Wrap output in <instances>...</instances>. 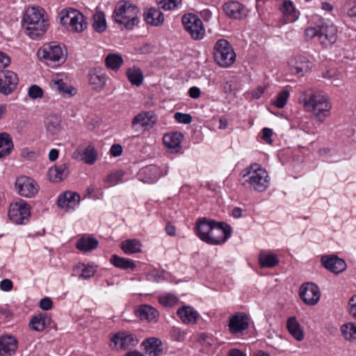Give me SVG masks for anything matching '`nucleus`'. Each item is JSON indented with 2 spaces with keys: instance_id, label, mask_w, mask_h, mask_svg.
<instances>
[{
  "instance_id": "f257e3e1",
  "label": "nucleus",
  "mask_w": 356,
  "mask_h": 356,
  "mask_svg": "<svg viewBox=\"0 0 356 356\" xmlns=\"http://www.w3.org/2000/svg\"><path fill=\"white\" fill-rule=\"evenodd\" d=\"M300 101L305 109L312 113L317 122L322 123L331 115L330 99L323 91L309 90L302 94Z\"/></svg>"
},
{
  "instance_id": "f03ea898",
  "label": "nucleus",
  "mask_w": 356,
  "mask_h": 356,
  "mask_svg": "<svg viewBox=\"0 0 356 356\" xmlns=\"http://www.w3.org/2000/svg\"><path fill=\"white\" fill-rule=\"evenodd\" d=\"M242 185L257 192L265 191L270 184L268 172L259 164L254 163L243 170Z\"/></svg>"
},
{
  "instance_id": "7ed1b4c3",
  "label": "nucleus",
  "mask_w": 356,
  "mask_h": 356,
  "mask_svg": "<svg viewBox=\"0 0 356 356\" xmlns=\"http://www.w3.org/2000/svg\"><path fill=\"white\" fill-rule=\"evenodd\" d=\"M43 9L29 8L23 18V26L27 35L32 39H38L46 32L49 24L43 17Z\"/></svg>"
},
{
  "instance_id": "20e7f679",
  "label": "nucleus",
  "mask_w": 356,
  "mask_h": 356,
  "mask_svg": "<svg viewBox=\"0 0 356 356\" xmlns=\"http://www.w3.org/2000/svg\"><path fill=\"white\" fill-rule=\"evenodd\" d=\"M139 8L127 1L118 2L113 10L112 18L115 23L131 30L139 22Z\"/></svg>"
},
{
  "instance_id": "39448f33",
  "label": "nucleus",
  "mask_w": 356,
  "mask_h": 356,
  "mask_svg": "<svg viewBox=\"0 0 356 356\" xmlns=\"http://www.w3.org/2000/svg\"><path fill=\"white\" fill-rule=\"evenodd\" d=\"M38 56L41 60L51 66L63 63L67 58L63 47L56 42L44 44L38 51Z\"/></svg>"
},
{
  "instance_id": "423d86ee",
  "label": "nucleus",
  "mask_w": 356,
  "mask_h": 356,
  "mask_svg": "<svg viewBox=\"0 0 356 356\" xmlns=\"http://www.w3.org/2000/svg\"><path fill=\"white\" fill-rule=\"evenodd\" d=\"M214 59L222 67H228L234 62L236 54L227 40L220 39L216 42L214 46Z\"/></svg>"
},
{
  "instance_id": "0eeeda50",
  "label": "nucleus",
  "mask_w": 356,
  "mask_h": 356,
  "mask_svg": "<svg viewBox=\"0 0 356 356\" xmlns=\"http://www.w3.org/2000/svg\"><path fill=\"white\" fill-rule=\"evenodd\" d=\"M182 24L185 31L195 40H202L205 34V29L202 20L195 15L188 13L183 15Z\"/></svg>"
},
{
  "instance_id": "6e6552de",
  "label": "nucleus",
  "mask_w": 356,
  "mask_h": 356,
  "mask_svg": "<svg viewBox=\"0 0 356 356\" xmlns=\"http://www.w3.org/2000/svg\"><path fill=\"white\" fill-rule=\"evenodd\" d=\"M231 233L232 227L228 224L214 220L207 243L213 245L222 244L230 237Z\"/></svg>"
},
{
  "instance_id": "1a4fd4ad",
  "label": "nucleus",
  "mask_w": 356,
  "mask_h": 356,
  "mask_svg": "<svg viewBox=\"0 0 356 356\" xmlns=\"http://www.w3.org/2000/svg\"><path fill=\"white\" fill-rule=\"evenodd\" d=\"M8 216L10 220L15 224H24L30 216V207L24 200L10 204Z\"/></svg>"
},
{
  "instance_id": "9d476101",
  "label": "nucleus",
  "mask_w": 356,
  "mask_h": 356,
  "mask_svg": "<svg viewBox=\"0 0 356 356\" xmlns=\"http://www.w3.org/2000/svg\"><path fill=\"white\" fill-rule=\"evenodd\" d=\"M15 187L18 193L25 197H32L35 196L39 190V186L36 182L27 176H21L16 179Z\"/></svg>"
},
{
  "instance_id": "9b49d317",
  "label": "nucleus",
  "mask_w": 356,
  "mask_h": 356,
  "mask_svg": "<svg viewBox=\"0 0 356 356\" xmlns=\"http://www.w3.org/2000/svg\"><path fill=\"white\" fill-rule=\"evenodd\" d=\"M111 346L113 349L126 350L131 347L136 346L138 340L136 335L127 332H119L115 333L111 339Z\"/></svg>"
},
{
  "instance_id": "f8f14e48",
  "label": "nucleus",
  "mask_w": 356,
  "mask_h": 356,
  "mask_svg": "<svg viewBox=\"0 0 356 356\" xmlns=\"http://www.w3.org/2000/svg\"><path fill=\"white\" fill-rule=\"evenodd\" d=\"M299 296L306 305L314 306L320 300L321 291L316 284L306 283L300 286Z\"/></svg>"
},
{
  "instance_id": "ddd939ff",
  "label": "nucleus",
  "mask_w": 356,
  "mask_h": 356,
  "mask_svg": "<svg viewBox=\"0 0 356 356\" xmlns=\"http://www.w3.org/2000/svg\"><path fill=\"white\" fill-rule=\"evenodd\" d=\"M17 75L10 70L0 72V93L8 95L15 91L18 84Z\"/></svg>"
},
{
  "instance_id": "4468645a",
  "label": "nucleus",
  "mask_w": 356,
  "mask_h": 356,
  "mask_svg": "<svg viewBox=\"0 0 356 356\" xmlns=\"http://www.w3.org/2000/svg\"><path fill=\"white\" fill-rule=\"evenodd\" d=\"M249 317L244 312H238L232 316L229 320V330L232 334H238L247 330L249 326Z\"/></svg>"
},
{
  "instance_id": "2eb2a0df",
  "label": "nucleus",
  "mask_w": 356,
  "mask_h": 356,
  "mask_svg": "<svg viewBox=\"0 0 356 356\" xmlns=\"http://www.w3.org/2000/svg\"><path fill=\"white\" fill-rule=\"evenodd\" d=\"M321 262L325 268L335 274L342 273L347 267L346 261L334 254L322 256Z\"/></svg>"
},
{
  "instance_id": "dca6fc26",
  "label": "nucleus",
  "mask_w": 356,
  "mask_h": 356,
  "mask_svg": "<svg viewBox=\"0 0 356 356\" xmlns=\"http://www.w3.org/2000/svg\"><path fill=\"white\" fill-rule=\"evenodd\" d=\"M288 63L291 74L298 76H302L311 69V63L306 57L302 56L291 58Z\"/></svg>"
},
{
  "instance_id": "f3484780",
  "label": "nucleus",
  "mask_w": 356,
  "mask_h": 356,
  "mask_svg": "<svg viewBox=\"0 0 356 356\" xmlns=\"http://www.w3.org/2000/svg\"><path fill=\"white\" fill-rule=\"evenodd\" d=\"M319 41L325 47L335 42L337 30L333 24H322L318 26Z\"/></svg>"
},
{
  "instance_id": "a211bd4d",
  "label": "nucleus",
  "mask_w": 356,
  "mask_h": 356,
  "mask_svg": "<svg viewBox=\"0 0 356 356\" xmlns=\"http://www.w3.org/2000/svg\"><path fill=\"white\" fill-rule=\"evenodd\" d=\"M80 202V195L75 192L66 191L60 195L57 200L58 207L68 211L74 209Z\"/></svg>"
},
{
  "instance_id": "6ab92c4d",
  "label": "nucleus",
  "mask_w": 356,
  "mask_h": 356,
  "mask_svg": "<svg viewBox=\"0 0 356 356\" xmlns=\"http://www.w3.org/2000/svg\"><path fill=\"white\" fill-rule=\"evenodd\" d=\"M213 221L214 220L207 218H200L196 220L194 227L195 233L201 241L206 243L210 235Z\"/></svg>"
},
{
  "instance_id": "aec40b11",
  "label": "nucleus",
  "mask_w": 356,
  "mask_h": 356,
  "mask_svg": "<svg viewBox=\"0 0 356 356\" xmlns=\"http://www.w3.org/2000/svg\"><path fill=\"white\" fill-rule=\"evenodd\" d=\"M106 82V75L100 67L92 69L89 72V83L97 92L102 91Z\"/></svg>"
},
{
  "instance_id": "412c9836",
  "label": "nucleus",
  "mask_w": 356,
  "mask_h": 356,
  "mask_svg": "<svg viewBox=\"0 0 356 356\" xmlns=\"http://www.w3.org/2000/svg\"><path fill=\"white\" fill-rule=\"evenodd\" d=\"M136 315L141 321L149 323H155L159 316V312L153 307L148 305H142L136 311Z\"/></svg>"
},
{
  "instance_id": "4be33fe9",
  "label": "nucleus",
  "mask_w": 356,
  "mask_h": 356,
  "mask_svg": "<svg viewBox=\"0 0 356 356\" xmlns=\"http://www.w3.org/2000/svg\"><path fill=\"white\" fill-rule=\"evenodd\" d=\"M156 116L150 112H141L136 115L132 120L131 126L133 129H137L136 126L140 124L145 129L152 127L156 123Z\"/></svg>"
},
{
  "instance_id": "5701e85b",
  "label": "nucleus",
  "mask_w": 356,
  "mask_h": 356,
  "mask_svg": "<svg viewBox=\"0 0 356 356\" xmlns=\"http://www.w3.org/2000/svg\"><path fill=\"white\" fill-rule=\"evenodd\" d=\"M17 348V341L12 336L0 337V356H11Z\"/></svg>"
},
{
  "instance_id": "b1692460",
  "label": "nucleus",
  "mask_w": 356,
  "mask_h": 356,
  "mask_svg": "<svg viewBox=\"0 0 356 356\" xmlns=\"http://www.w3.org/2000/svg\"><path fill=\"white\" fill-rule=\"evenodd\" d=\"M226 15L234 19H241L246 15L245 7L238 1H229L224 4Z\"/></svg>"
},
{
  "instance_id": "393cba45",
  "label": "nucleus",
  "mask_w": 356,
  "mask_h": 356,
  "mask_svg": "<svg viewBox=\"0 0 356 356\" xmlns=\"http://www.w3.org/2000/svg\"><path fill=\"white\" fill-rule=\"evenodd\" d=\"M142 345L148 356H160L163 353L162 341L158 338L146 339Z\"/></svg>"
},
{
  "instance_id": "a878e982",
  "label": "nucleus",
  "mask_w": 356,
  "mask_h": 356,
  "mask_svg": "<svg viewBox=\"0 0 356 356\" xmlns=\"http://www.w3.org/2000/svg\"><path fill=\"white\" fill-rule=\"evenodd\" d=\"M69 173V164L67 163H62L49 169V177L51 181L59 182L66 178Z\"/></svg>"
},
{
  "instance_id": "bb28decb",
  "label": "nucleus",
  "mask_w": 356,
  "mask_h": 356,
  "mask_svg": "<svg viewBox=\"0 0 356 356\" xmlns=\"http://www.w3.org/2000/svg\"><path fill=\"white\" fill-rule=\"evenodd\" d=\"M182 138V134L179 132L165 134L163 138V144L172 152H178L181 149L180 144Z\"/></svg>"
},
{
  "instance_id": "cd10ccee",
  "label": "nucleus",
  "mask_w": 356,
  "mask_h": 356,
  "mask_svg": "<svg viewBox=\"0 0 356 356\" xmlns=\"http://www.w3.org/2000/svg\"><path fill=\"white\" fill-rule=\"evenodd\" d=\"M44 127L48 135L55 136L58 134L61 129V119L57 115H49L44 120Z\"/></svg>"
},
{
  "instance_id": "c85d7f7f",
  "label": "nucleus",
  "mask_w": 356,
  "mask_h": 356,
  "mask_svg": "<svg viewBox=\"0 0 356 356\" xmlns=\"http://www.w3.org/2000/svg\"><path fill=\"white\" fill-rule=\"evenodd\" d=\"M177 316L183 323L186 324H195L198 318L197 312L190 306H184L177 311Z\"/></svg>"
},
{
  "instance_id": "c756f323",
  "label": "nucleus",
  "mask_w": 356,
  "mask_h": 356,
  "mask_svg": "<svg viewBox=\"0 0 356 356\" xmlns=\"http://www.w3.org/2000/svg\"><path fill=\"white\" fill-rule=\"evenodd\" d=\"M286 328L289 332L298 341L303 340L305 334L300 324L295 316L289 317L286 321Z\"/></svg>"
},
{
  "instance_id": "7c9ffc66",
  "label": "nucleus",
  "mask_w": 356,
  "mask_h": 356,
  "mask_svg": "<svg viewBox=\"0 0 356 356\" xmlns=\"http://www.w3.org/2000/svg\"><path fill=\"white\" fill-rule=\"evenodd\" d=\"M280 10L285 17V21L286 22H293L298 17V12L295 8L293 2L290 0L284 1L282 5L280 7Z\"/></svg>"
},
{
  "instance_id": "2f4dec72",
  "label": "nucleus",
  "mask_w": 356,
  "mask_h": 356,
  "mask_svg": "<svg viewBox=\"0 0 356 356\" xmlns=\"http://www.w3.org/2000/svg\"><path fill=\"white\" fill-rule=\"evenodd\" d=\"M145 19L148 24L159 26L163 23L164 15L159 9L151 8L147 11Z\"/></svg>"
},
{
  "instance_id": "473e14b6",
  "label": "nucleus",
  "mask_w": 356,
  "mask_h": 356,
  "mask_svg": "<svg viewBox=\"0 0 356 356\" xmlns=\"http://www.w3.org/2000/svg\"><path fill=\"white\" fill-rule=\"evenodd\" d=\"M50 323V318L47 314H40L32 317L30 321L31 328L38 332L43 331Z\"/></svg>"
},
{
  "instance_id": "72a5a7b5",
  "label": "nucleus",
  "mask_w": 356,
  "mask_h": 356,
  "mask_svg": "<svg viewBox=\"0 0 356 356\" xmlns=\"http://www.w3.org/2000/svg\"><path fill=\"white\" fill-rule=\"evenodd\" d=\"M98 244L99 242L96 238L83 236L77 241L76 246L81 252H89L95 249Z\"/></svg>"
},
{
  "instance_id": "f704fd0d",
  "label": "nucleus",
  "mask_w": 356,
  "mask_h": 356,
  "mask_svg": "<svg viewBox=\"0 0 356 356\" xmlns=\"http://www.w3.org/2000/svg\"><path fill=\"white\" fill-rule=\"evenodd\" d=\"M92 27L97 33H103L107 27L105 15L102 11H97L92 15Z\"/></svg>"
},
{
  "instance_id": "c9c22d12",
  "label": "nucleus",
  "mask_w": 356,
  "mask_h": 356,
  "mask_svg": "<svg viewBox=\"0 0 356 356\" xmlns=\"http://www.w3.org/2000/svg\"><path fill=\"white\" fill-rule=\"evenodd\" d=\"M87 27V22L84 15L79 11L73 16V19L67 29L74 32H82Z\"/></svg>"
},
{
  "instance_id": "e433bc0d",
  "label": "nucleus",
  "mask_w": 356,
  "mask_h": 356,
  "mask_svg": "<svg viewBox=\"0 0 356 356\" xmlns=\"http://www.w3.org/2000/svg\"><path fill=\"white\" fill-rule=\"evenodd\" d=\"M122 250L125 254H131L141 252V243L138 239H127L121 243Z\"/></svg>"
},
{
  "instance_id": "4c0bfd02",
  "label": "nucleus",
  "mask_w": 356,
  "mask_h": 356,
  "mask_svg": "<svg viewBox=\"0 0 356 356\" xmlns=\"http://www.w3.org/2000/svg\"><path fill=\"white\" fill-rule=\"evenodd\" d=\"M13 148V143L9 134H0V158L10 154Z\"/></svg>"
},
{
  "instance_id": "58836bf2",
  "label": "nucleus",
  "mask_w": 356,
  "mask_h": 356,
  "mask_svg": "<svg viewBox=\"0 0 356 356\" xmlns=\"http://www.w3.org/2000/svg\"><path fill=\"white\" fill-rule=\"evenodd\" d=\"M259 261L263 268H273L278 264L279 259L275 254H268L262 251L259 255Z\"/></svg>"
},
{
  "instance_id": "ea45409f",
  "label": "nucleus",
  "mask_w": 356,
  "mask_h": 356,
  "mask_svg": "<svg viewBox=\"0 0 356 356\" xmlns=\"http://www.w3.org/2000/svg\"><path fill=\"white\" fill-rule=\"evenodd\" d=\"M110 261L115 267L123 270L134 269L136 267L135 264L131 259L120 257L116 254H113L111 257Z\"/></svg>"
},
{
  "instance_id": "a19ab883",
  "label": "nucleus",
  "mask_w": 356,
  "mask_h": 356,
  "mask_svg": "<svg viewBox=\"0 0 356 356\" xmlns=\"http://www.w3.org/2000/svg\"><path fill=\"white\" fill-rule=\"evenodd\" d=\"M50 86L53 90H58L63 94L74 95L75 89L68 86L62 79H53L50 82Z\"/></svg>"
},
{
  "instance_id": "79ce46f5",
  "label": "nucleus",
  "mask_w": 356,
  "mask_h": 356,
  "mask_svg": "<svg viewBox=\"0 0 356 356\" xmlns=\"http://www.w3.org/2000/svg\"><path fill=\"white\" fill-rule=\"evenodd\" d=\"M127 76L131 84L139 86L143 83V74L140 68H129L127 71Z\"/></svg>"
},
{
  "instance_id": "37998d69",
  "label": "nucleus",
  "mask_w": 356,
  "mask_h": 356,
  "mask_svg": "<svg viewBox=\"0 0 356 356\" xmlns=\"http://www.w3.org/2000/svg\"><path fill=\"white\" fill-rule=\"evenodd\" d=\"M106 65L108 68L117 71L123 63L122 57L118 54H109L105 58Z\"/></svg>"
},
{
  "instance_id": "c03bdc74",
  "label": "nucleus",
  "mask_w": 356,
  "mask_h": 356,
  "mask_svg": "<svg viewBox=\"0 0 356 356\" xmlns=\"http://www.w3.org/2000/svg\"><path fill=\"white\" fill-rule=\"evenodd\" d=\"M81 271L79 277L83 280H87L94 276L96 270L94 266L90 265H85L84 264H79L75 268L74 271Z\"/></svg>"
},
{
  "instance_id": "a18cd8bd",
  "label": "nucleus",
  "mask_w": 356,
  "mask_h": 356,
  "mask_svg": "<svg viewBox=\"0 0 356 356\" xmlns=\"http://www.w3.org/2000/svg\"><path fill=\"white\" fill-rule=\"evenodd\" d=\"M79 10L72 8L63 9L59 13L60 22L62 25L67 27L73 19V16L76 15V13Z\"/></svg>"
},
{
  "instance_id": "49530a36",
  "label": "nucleus",
  "mask_w": 356,
  "mask_h": 356,
  "mask_svg": "<svg viewBox=\"0 0 356 356\" xmlns=\"http://www.w3.org/2000/svg\"><path fill=\"white\" fill-rule=\"evenodd\" d=\"M341 332L345 339L352 341L356 339V323H348L341 327Z\"/></svg>"
},
{
  "instance_id": "de8ad7c7",
  "label": "nucleus",
  "mask_w": 356,
  "mask_h": 356,
  "mask_svg": "<svg viewBox=\"0 0 356 356\" xmlns=\"http://www.w3.org/2000/svg\"><path fill=\"white\" fill-rule=\"evenodd\" d=\"M182 0H156L159 8L164 10H175L181 4Z\"/></svg>"
},
{
  "instance_id": "09e8293b",
  "label": "nucleus",
  "mask_w": 356,
  "mask_h": 356,
  "mask_svg": "<svg viewBox=\"0 0 356 356\" xmlns=\"http://www.w3.org/2000/svg\"><path fill=\"white\" fill-rule=\"evenodd\" d=\"M97 153L94 147L89 145L83 153V160L87 164H93L97 159Z\"/></svg>"
},
{
  "instance_id": "8fccbe9b",
  "label": "nucleus",
  "mask_w": 356,
  "mask_h": 356,
  "mask_svg": "<svg viewBox=\"0 0 356 356\" xmlns=\"http://www.w3.org/2000/svg\"><path fill=\"white\" fill-rule=\"evenodd\" d=\"M290 92L288 90H282L277 95L273 104L278 108H282L285 106L289 97Z\"/></svg>"
},
{
  "instance_id": "3c124183",
  "label": "nucleus",
  "mask_w": 356,
  "mask_h": 356,
  "mask_svg": "<svg viewBox=\"0 0 356 356\" xmlns=\"http://www.w3.org/2000/svg\"><path fill=\"white\" fill-rule=\"evenodd\" d=\"M159 301L164 307H172L177 303L178 298L173 294L168 293L161 296Z\"/></svg>"
},
{
  "instance_id": "603ef678",
  "label": "nucleus",
  "mask_w": 356,
  "mask_h": 356,
  "mask_svg": "<svg viewBox=\"0 0 356 356\" xmlns=\"http://www.w3.org/2000/svg\"><path fill=\"white\" fill-rule=\"evenodd\" d=\"M124 175V173L122 170L111 173L107 175L106 179H104V182L111 186L115 185L118 183L122 181Z\"/></svg>"
},
{
  "instance_id": "864d4df0",
  "label": "nucleus",
  "mask_w": 356,
  "mask_h": 356,
  "mask_svg": "<svg viewBox=\"0 0 356 356\" xmlns=\"http://www.w3.org/2000/svg\"><path fill=\"white\" fill-rule=\"evenodd\" d=\"M174 118L176 121L184 124H188L192 122V116L188 113L177 112L175 113Z\"/></svg>"
},
{
  "instance_id": "5fc2aeb1",
  "label": "nucleus",
  "mask_w": 356,
  "mask_h": 356,
  "mask_svg": "<svg viewBox=\"0 0 356 356\" xmlns=\"http://www.w3.org/2000/svg\"><path fill=\"white\" fill-rule=\"evenodd\" d=\"M28 94L31 98L38 99L42 97L43 92L40 87L37 85H33L29 88Z\"/></svg>"
},
{
  "instance_id": "6e6d98bb",
  "label": "nucleus",
  "mask_w": 356,
  "mask_h": 356,
  "mask_svg": "<svg viewBox=\"0 0 356 356\" xmlns=\"http://www.w3.org/2000/svg\"><path fill=\"white\" fill-rule=\"evenodd\" d=\"M346 5L348 7V15L351 17H356V0H348Z\"/></svg>"
},
{
  "instance_id": "4d7b16f0",
  "label": "nucleus",
  "mask_w": 356,
  "mask_h": 356,
  "mask_svg": "<svg viewBox=\"0 0 356 356\" xmlns=\"http://www.w3.org/2000/svg\"><path fill=\"white\" fill-rule=\"evenodd\" d=\"M53 302L49 298H44L40 301V307L45 311L49 310L52 308Z\"/></svg>"
},
{
  "instance_id": "13d9d810",
  "label": "nucleus",
  "mask_w": 356,
  "mask_h": 356,
  "mask_svg": "<svg viewBox=\"0 0 356 356\" xmlns=\"http://www.w3.org/2000/svg\"><path fill=\"white\" fill-rule=\"evenodd\" d=\"M348 305L350 314L356 319V296H353L350 299Z\"/></svg>"
},
{
  "instance_id": "bf43d9fd",
  "label": "nucleus",
  "mask_w": 356,
  "mask_h": 356,
  "mask_svg": "<svg viewBox=\"0 0 356 356\" xmlns=\"http://www.w3.org/2000/svg\"><path fill=\"white\" fill-rule=\"evenodd\" d=\"M13 286V282L9 279H4L0 282V289L3 291H10Z\"/></svg>"
},
{
  "instance_id": "052dcab7",
  "label": "nucleus",
  "mask_w": 356,
  "mask_h": 356,
  "mask_svg": "<svg viewBox=\"0 0 356 356\" xmlns=\"http://www.w3.org/2000/svg\"><path fill=\"white\" fill-rule=\"evenodd\" d=\"M10 63V57L5 53L0 51V69L6 67Z\"/></svg>"
},
{
  "instance_id": "680f3d73",
  "label": "nucleus",
  "mask_w": 356,
  "mask_h": 356,
  "mask_svg": "<svg viewBox=\"0 0 356 356\" xmlns=\"http://www.w3.org/2000/svg\"><path fill=\"white\" fill-rule=\"evenodd\" d=\"M273 135L272 129L269 128H264L262 130V136L261 138L268 143H272L271 136Z\"/></svg>"
},
{
  "instance_id": "e2e57ef3",
  "label": "nucleus",
  "mask_w": 356,
  "mask_h": 356,
  "mask_svg": "<svg viewBox=\"0 0 356 356\" xmlns=\"http://www.w3.org/2000/svg\"><path fill=\"white\" fill-rule=\"evenodd\" d=\"M110 153L115 157L120 156L122 153V146L119 144L113 145L110 149Z\"/></svg>"
},
{
  "instance_id": "0e129e2a",
  "label": "nucleus",
  "mask_w": 356,
  "mask_h": 356,
  "mask_svg": "<svg viewBox=\"0 0 356 356\" xmlns=\"http://www.w3.org/2000/svg\"><path fill=\"white\" fill-rule=\"evenodd\" d=\"M305 35L308 38H313L316 36L319 38V31L318 28H309L305 30Z\"/></svg>"
},
{
  "instance_id": "69168bd1",
  "label": "nucleus",
  "mask_w": 356,
  "mask_h": 356,
  "mask_svg": "<svg viewBox=\"0 0 356 356\" xmlns=\"http://www.w3.org/2000/svg\"><path fill=\"white\" fill-rule=\"evenodd\" d=\"M188 94L191 98L197 99L200 96V90L195 86L191 87L188 90Z\"/></svg>"
},
{
  "instance_id": "338daca9",
  "label": "nucleus",
  "mask_w": 356,
  "mask_h": 356,
  "mask_svg": "<svg viewBox=\"0 0 356 356\" xmlns=\"http://www.w3.org/2000/svg\"><path fill=\"white\" fill-rule=\"evenodd\" d=\"M227 356H246V355L238 349L233 348L228 352Z\"/></svg>"
},
{
  "instance_id": "774afa93",
  "label": "nucleus",
  "mask_w": 356,
  "mask_h": 356,
  "mask_svg": "<svg viewBox=\"0 0 356 356\" xmlns=\"http://www.w3.org/2000/svg\"><path fill=\"white\" fill-rule=\"evenodd\" d=\"M59 152L56 149H52L49 153V159L51 161H54L58 157Z\"/></svg>"
}]
</instances>
